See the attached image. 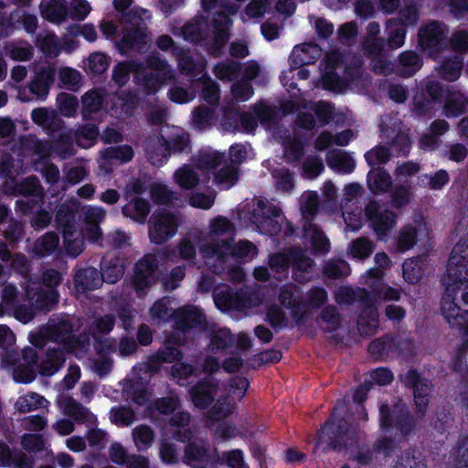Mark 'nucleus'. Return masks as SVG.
<instances>
[{"instance_id": "obj_1", "label": "nucleus", "mask_w": 468, "mask_h": 468, "mask_svg": "<svg viewBox=\"0 0 468 468\" xmlns=\"http://www.w3.org/2000/svg\"><path fill=\"white\" fill-rule=\"evenodd\" d=\"M461 292L463 302L468 304V244L459 242L452 249L447 265L445 291L441 311L452 327L463 329V338L468 344V311L463 312L456 303Z\"/></svg>"}, {"instance_id": "obj_2", "label": "nucleus", "mask_w": 468, "mask_h": 468, "mask_svg": "<svg viewBox=\"0 0 468 468\" xmlns=\"http://www.w3.org/2000/svg\"><path fill=\"white\" fill-rule=\"evenodd\" d=\"M249 388V382L244 378H235L229 384L226 396H218V384L212 378H207L195 386L190 396L193 404L199 409H205L212 401H217L209 410V418L221 420L226 418L232 410L237 400H240Z\"/></svg>"}, {"instance_id": "obj_3", "label": "nucleus", "mask_w": 468, "mask_h": 468, "mask_svg": "<svg viewBox=\"0 0 468 468\" xmlns=\"http://www.w3.org/2000/svg\"><path fill=\"white\" fill-rule=\"evenodd\" d=\"M131 72L134 73L135 80L149 93L156 92L168 80L174 79V73L168 65L156 56L148 58L146 67L134 62L119 63L113 69V80L120 86L124 85L129 80Z\"/></svg>"}, {"instance_id": "obj_4", "label": "nucleus", "mask_w": 468, "mask_h": 468, "mask_svg": "<svg viewBox=\"0 0 468 468\" xmlns=\"http://www.w3.org/2000/svg\"><path fill=\"white\" fill-rule=\"evenodd\" d=\"M50 326L53 328L54 340L62 343L63 348L48 353L40 367L41 374L46 376L55 374L62 367L65 362V351L80 356L90 346L88 340L80 342L71 336L72 325L68 318H62L57 324H51Z\"/></svg>"}, {"instance_id": "obj_5", "label": "nucleus", "mask_w": 468, "mask_h": 468, "mask_svg": "<svg viewBox=\"0 0 468 468\" xmlns=\"http://www.w3.org/2000/svg\"><path fill=\"white\" fill-rule=\"evenodd\" d=\"M105 210L100 207H89L84 212V227L81 231L73 225L68 224L63 229L64 246L66 251L77 257L83 250V237L97 242L101 238L99 224L104 219Z\"/></svg>"}, {"instance_id": "obj_6", "label": "nucleus", "mask_w": 468, "mask_h": 468, "mask_svg": "<svg viewBox=\"0 0 468 468\" xmlns=\"http://www.w3.org/2000/svg\"><path fill=\"white\" fill-rule=\"evenodd\" d=\"M257 254L256 246L248 240H240L235 247H231L227 241H222L220 250L212 248L211 251L207 247L201 249L205 264L215 272L223 271L226 264H231L234 261H249Z\"/></svg>"}, {"instance_id": "obj_7", "label": "nucleus", "mask_w": 468, "mask_h": 468, "mask_svg": "<svg viewBox=\"0 0 468 468\" xmlns=\"http://www.w3.org/2000/svg\"><path fill=\"white\" fill-rule=\"evenodd\" d=\"M169 303L170 301L166 298L155 302L150 310L152 318L166 320L174 316L177 329L183 332L189 329H205L206 320L198 308L182 307L173 312V309L168 307Z\"/></svg>"}, {"instance_id": "obj_8", "label": "nucleus", "mask_w": 468, "mask_h": 468, "mask_svg": "<svg viewBox=\"0 0 468 468\" xmlns=\"http://www.w3.org/2000/svg\"><path fill=\"white\" fill-rule=\"evenodd\" d=\"M251 221L262 234L276 235L284 228L285 235L292 233V225L285 220L281 209L272 204L259 200Z\"/></svg>"}, {"instance_id": "obj_9", "label": "nucleus", "mask_w": 468, "mask_h": 468, "mask_svg": "<svg viewBox=\"0 0 468 468\" xmlns=\"http://www.w3.org/2000/svg\"><path fill=\"white\" fill-rule=\"evenodd\" d=\"M178 66L183 73L197 78L195 86L202 88V98L209 104H215L219 99V87L206 74V61L203 58L196 60L191 56L184 55L179 58Z\"/></svg>"}, {"instance_id": "obj_10", "label": "nucleus", "mask_w": 468, "mask_h": 468, "mask_svg": "<svg viewBox=\"0 0 468 468\" xmlns=\"http://www.w3.org/2000/svg\"><path fill=\"white\" fill-rule=\"evenodd\" d=\"M190 420L186 412H176L170 426L164 431L160 446V457L164 463H174L177 461L176 449L168 441L170 435L177 441L186 442L192 439V433L186 428Z\"/></svg>"}, {"instance_id": "obj_11", "label": "nucleus", "mask_w": 468, "mask_h": 468, "mask_svg": "<svg viewBox=\"0 0 468 468\" xmlns=\"http://www.w3.org/2000/svg\"><path fill=\"white\" fill-rule=\"evenodd\" d=\"M222 156L218 152L207 150L201 152L197 160V168L202 172H213L214 183L221 189H229L238 180L237 168L233 165H223L219 169Z\"/></svg>"}, {"instance_id": "obj_12", "label": "nucleus", "mask_w": 468, "mask_h": 468, "mask_svg": "<svg viewBox=\"0 0 468 468\" xmlns=\"http://www.w3.org/2000/svg\"><path fill=\"white\" fill-rule=\"evenodd\" d=\"M168 139L158 140V145L146 146L148 160L155 166L162 165L168 156V151L172 148L175 152L185 151L189 144L188 134L179 127H173L167 133Z\"/></svg>"}, {"instance_id": "obj_13", "label": "nucleus", "mask_w": 468, "mask_h": 468, "mask_svg": "<svg viewBox=\"0 0 468 468\" xmlns=\"http://www.w3.org/2000/svg\"><path fill=\"white\" fill-rule=\"evenodd\" d=\"M60 273L55 270H48L43 273V285L38 292H34L36 282H29L27 285V296L37 309L49 310L58 302V293L56 287L60 283Z\"/></svg>"}, {"instance_id": "obj_14", "label": "nucleus", "mask_w": 468, "mask_h": 468, "mask_svg": "<svg viewBox=\"0 0 468 468\" xmlns=\"http://www.w3.org/2000/svg\"><path fill=\"white\" fill-rule=\"evenodd\" d=\"M343 62V57L339 52L334 51L326 55L324 60L322 84L325 90L334 92H344L355 80V77L345 69V77L339 78L335 69Z\"/></svg>"}, {"instance_id": "obj_15", "label": "nucleus", "mask_w": 468, "mask_h": 468, "mask_svg": "<svg viewBox=\"0 0 468 468\" xmlns=\"http://www.w3.org/2000/svg\"><path fill=\"white\" fill-rule=\"evenodd\" d=\"M290 262L293 267L296 280L304 282L310 279L309 270L313 267V261L305 257L301 250L294 251L291 259L284 253L273 254L270 258L269 264L272 271H280L286 269Z\"/></svg>"}, {"instance_id": "obj_16", "label": "nucleus", "mask_w": 468, "mask_h": 468, "mask_svg": "<svg viewBox=\"0 0 468 468\" xmlns=\"http://www.w3.org/2000/svg\"><path fill=\"white\" fill-rule=\"evenodd\" d=\"M178 218L168 212L157 211L152 216L149 225L151 241L161 244L174 237L177 231Z\"/></svg>"}, {"instance_id": "obj_17", "label": "nucleus", "mask_w": 468, "mask_h": 468, "mask_svg": "<svg viewBox=\"0 0 468 468\" xmlns=\"http://www.w3.org/2000/svg\"><path fill=\"white\" fill-rule=\"evenodd\" d=\"M365 213L380 239H386L396 226V214L380 206L378 202H370L367 206Z\"/></svg>"}, {"instance_id": "obj_18", "label": "nucleus", "mask_w": 468, "mask_h": 468, "mask_svg": "<svg viewBox=\"0 0 468 468\" xmlns=\"http://www.w3.org/2000/svg\"><path fill=\"white\" fill-rule=\"evenodd\" d=\"M157 260L154 255H146L136 263L133 282L138 295L144 294L145 289L155 282Z\"/></svg>"}, {"instance_id": "obj_19", "label": "nucleus", "mask_w": 468, "mask_h": 468, "mask_svg": "<svg viewBox=\"0 0 468 468\" xmlns=\"http://www.w3.org/2000/svg\"><path fill=\"white\" fill-rule=\"evenodd\" d=\"M444 35L443 26L436 22L428 24L419 33V40L422 49L437 59L436 52L444 47Z\"/></svg>"}, {"instance_id": "obj_20", "label": "nucleus", "mask_w": 468, "mask_h": 468, "mask_svg": "<svg viewBox=\"0 0 468 468\" xmlns=\"http://www.w3.org/2000/svg\"><path fill=\"white\" fill-rule=\"evenodd\" d=\"M418 20V13L415 7H410L401 15L399 22L390 20L388 29L390 32L388 43L391 48H399L404 44L406 31L404 27L415 25Z\"/></svg>"}, {"instance_id": "obj_21", "label": "nucleus", "mask_w": 468, "mask_h": 468, "mask_svg": "<svg viewBox=\"0 0 468 468\" xmlns=\"http://www.w3.org/2000/svg\"><path fill=\"white\" fill-rule=\"evenodd\" d=\"M425 92L430 99H426L424 94L415 96V110L419 114H426L433 109L435 103L441 102L445 91L442 90L440 83L434 78H428L425 81Z\"/></svg>"}, {"instance_id": "obj_22", "label": "nucleus", "mask_w": 468, "mask_h": 468, "mask_svg": "<svg viewBox=\"0 0 468 468\" xmlns=\"http://www.w3.org/2000/svg\"><path fill=\"white\" fill-rule=\"evenodd\" d=\"M429 237V229L422 218L416 220L415 226H407L398 238V249L406 251L413 247L417 240H423Z\"/></svg>"}, {"instance_id": "obj_23", "label": "nucleus", "mask_w": 468, "mask_h": 468, "mask_svg": "<svg viewBox=\"0 0 468 468\" xmlns=\"http://www.w3.org/2000/svg\"><path fill=\"white\" fill-rule=\"evenodd\" d=\"M402 381L406 386L412 387L414 389V400L420 412H423L426 409L430 394V385L427 380H420L419 375L414 370H409L402 378Z\"/></svg>"}, {"instance_id": "obj_24", "label": "nucleus", "mask_w": 468, "mask_h": 468, "mask_svg": "<svg viewBox=\"0 0 468 468\" xmlns=\"http://www.w3.org/2000/svg\"><path fill=\"white\" fill-rule=\"evenodd\" d=\"M233 229L234 227L232 223L226 218L220 216L215 218L209 224V232L204 238L200 250L204 247L208 248L209 251H211L212 248L220 250L222 241L224 240L221 239L220 243H218V241L215 243L216 239L224 234L232 233Z\"/></svg>"}, {"instance_id": "obj_25", "label": "nucleus", "mask_w": 468, "mask_h": 468, "mask_svg": "<svg viewBox=\"0 0 468 468\" xmlns=\"http://www.w3.org/2000/svg\"><path fill=\"white\" fill-rule=\"evenodd\" d=\"M322 55V49L313 43L297 45L290 55L292 68H299L314 63Z\"/></svg>"}, {"instance_id": "obj_26", "label": "nucleus", "mask_w": 468, "mask_h": 468, "mask_svg": "<svg viewBox=\"0 0 468 468\" xmlns=\"http://www.w3.org/2000/svg\"><path fill=\"white\" fill-rule=\"evenodd\" d=\"M150 42V37L143 28L131 29L123 34L118 43V48L122 54H127L132 50L141 52Z\"/></svg>"}, {"instance_id": "obj_27", "label": "nucleus", "mask_w": 468, "mask_h": 468, "mask_svg": "<svg viewBox=\"0 0 468 468\" xmlns=\"http://www.w3.org/2000/svg\"><path fill=\"white\" fill-rule=\"evenodd\" d=\"M58 405L64 414L77 420L87 422L90 426L95 425L97 422V418L93 413L71 398L65 397L60 399Z\"/></svg>"}, {"instance_id": "obj_28", "label": "nucleus", "mask_w": 468, "mask_h": 468, "mask_svg": "<svg viewBox=\"0 0 468 468\" xmlns=\"http://www.w3.org/2000/svg\"><path fill=\"white\" fill-rule=\"evenodd\" d=\"M55 69L48 66L37 72L29 83V90L37 98L44 100L49 90V87L54 80Z\"/></svg>"}, {"instance_id": "obj_29", "label": "nucleus", "mask_w": 468, "mask_h": 468, "mask_svg": "<svg viewBox=\"0 0 468 468\" xmlns=\"http://www.w3.org/2000/svg\"><path fill=\"white\" fill-rule=\"evenodd\" d=\"M182 357L181 352L170 346H165L164 349L160 350L155 357H153L151 361L148 363L140 364L134 367V371L136 372H154L158 369V367L155 365L160 362L166 363H174L176 361L180 360Z\"/></svg>"}, {"instance_id": "obj_30", "label": "nucleus", "mask_w": 468, "mask_h": 468, "mask_svg": "<svg viewBox=\"0 0 468 468\" xmlns=\"http://www.w3.org/2000/svg\"><path fill=\"white\" fill-rule=\"evenodd\" d=\"M214 302L216 306L222 312L231 309L243 310L247 308V304L240 299L239 295L227 287L215 292Z\"/></svg>"}, {"instance_id": "obj_31", "label": "nucleus", "mask_w": 468, "mask_h": 468, "mask_svg": "<svg viewBox=\"0 0 468 468\" xmlns=\"http://www.w3.org/2000/svg\"><path fill=\"white\" fill-rule=\"evenodd\" d=\"M41 16L52 23H61L69 16L66 0H50L40 5Z\"/></svg>"}, {"instance_id": "obj_32", "label": "nucleus", "mask_w": 468, "mask_h": 468, "mask_svg": "<svg viewBox=\"0 0 468 468\" xmlns=\"http://www.w3.org/2000/svg\"><path fill=\"white\" fill-rule=\"evenodd\" d=\"M74 282L77 292H84L99 288L102 284V279L95 268H87L76 273Z\"/></svg>"}, {"instance_id": "obj_33", "label": "nucleus", "mask_w": 468, "mask_h": 468, "mask_svg": "<svg viewBox=\"0 0 468 468\" xmlns=\"http://www.w3.org/2000/svg\"><path fill=\"white\" fill-rule=\"evenodd\" d=\"M22 156L32 155V161L35 165L48 156L51 153V147L48 143L37 141L35 138H27L21 142Z\"/></svg>"}, {"instance_id": "obj_34", "label": "nucleus", "mask_w": 468, "mask_h": 468, "mask_svg": "<svg viewBox=\"0 0 468 468\" xmlns=\"http://www.w3.org/2000/svg\"><path fill=\"white\" fill-rule=\"evenodd\" d=\"M326 162L330 168L342 174L351 173L356 165L354 158L342 151H331L326 155Z\"/></svg>"}, {"instance_id": "obj_35", "label": "nucleus", "mask_w": 468, "mask_h": 468, "mask_svg": "<svg viewBox=\"0 0 468 468\" xmlns=\"http://www.w3.org/2000/svg\"><path fill=\"white\" fill-rule=\"evenodd\" d=\"M379 413L380 425L382 429L392 428L394 422L396 430L399 431L403 436L409 432L411 426L409 421L408 415H401L396 417V420H394V414L389 413L388 405H381L379 408Z\"/></svg>"}, {"instance_id": "obj_36", "label": "nucleus", "mask_w": 468, "mask_h": 468, "mask_svg": "<svg viewBox=\"0 0 468 468\" xmlns=\"http://www.w3.org/2000/svg\"><path fill=\"white\" fill-rule=\"evenodd\" d=\"M468 110V100L459 91L447 92L444 113L447 117H455Z\"/></svg>"}, {"instance_id": "obj_37", "label": "nucleus", "mask_w": 468, "mask_h": 468, "mask_svg": "<svg viewBox=\"0 0 468 468\" xmlns=\"http://www.w3.org/2000/svg\"><path fill=\"white\" fill-rule=\"evenodd\" d=\"M367 185L372 193H384L390 187L391 178L382 168H373L367 175Z\"/></svg>"}, {"instance_id": "obj_38", "label": "nucleus", "mask_w": 468, "mask_h": 468, "mask_svg": "<svg viewBox=\"0 0 468 468\" xmlns=\"http://www.w3.org/2000/svg\"><path fill=\"white\" fill-rule=\"evenodd\" d=\"M47 405V399H45L42 396L33 392L20 396L15 403V408L20 413H27L41 408H45Z\"/></svg>"}, {"instance_id": "obj_39", "label": "nucleus", "mask_w": 468, "mask_h": 468, "mask_svg": "<svg viewBox=\"0 0 468 468\" xmlns=\"http://www.w3.org/2000/svg\"><path fill=\"white\" fill-rule=\"evenodd\" d=\"M378 313L372 304H368L367 309L360 315L357 326L361 335H370L376 333L378 328Z\"/></svg>"}, {"instance_id": "obj_40", "label": "nucleus", "mask_w": 468, "mask_h": 468, "mask_svg": "<svg viewBox=\"0 0 468 468\" xmlns=\"http://www.w3.org/2000/svg\"><path fill=\"white\" fill-rule=\"evenodd\" d=\"M231 25V20L228 15L218 12L217 16L213 19V32L215 35V41L219 48L226 43L229 38V28Z\"/></svg>"}, {"instance_id": "obj_41", "label": "nucleus", "mask_w": 468, "mask_h": 468, "mask_svg": "<svg viewBox=\"0 0 468 468\" xmlns=\"http://www.w3.org/2000/svg\"><path fill=\"white\" fill-rule=\"evenodd\" d=\"M462 68V58L458 56H454L444 60L438 69V72L442 79L448 81H454L459 79Z\"/></svg>"}, {"instance_id": "obj_42", "label": "nucleus", "mask_w": 468, "mask_h": 468, "mask_svg": "<svg viewBox=\"0 0 468 468\" xmlns=\"http://www.w3.org/2000/svg\"><path fill=\"white\" fill-rule=\"evenodd\" d=\"M175 182L183 189H191L200 181L197 173L189 165H184L174 173Z\"/></svg>"}, {"instance_id": "obj_43", "label": "nucleus", "mask_w": 468, "mask_h": 468, "mask_svg": "<svg viewBox=\"0 0 468 468\" xmlns=\"http://www.w3.org/2000/svg\"><path fill=\"white\" fill-rule=\"evenodd\" d=\"M133 442L138 451L150 448L154 442V431L147 425L136 426L132 431Z\"/></svg>"}, {"instance_id": "obj_44", "label": "nucleus", "mask_w": 468, "mask_h": 468, "mask_svg": "<svg viewBox=\"0 0 468 468\" xmlns=\"http://www.w3.org/2000/svg\"><path fill=\"white\" fill-rule=\"evenodd\" d=\"M304 233L316 251L326 253L329 250L330 243L328 239L315 225L309 224L304 228Z\"/></svg>"}, {"instance_id": "obj_45", "label": "nucleus", "mask_w": 468, "mask_h": 468, "mask_svg": "<svg viewBox=\"0 0 468 468\" xmlns=\"http://www.w3.org/2000/svg\"><path fill=\"white\" fill-rule=\"evenodd\" d=\"M150 211L149 204L146 200L136 198L122 207V213L132 218L133 220L143 222Z\"/></svg>"}, {"instance_id": "obj_46", "label": "nucleus", "mask_w": 468, "mask_h": 468, "mask_svg": "<svg viewBox=\"0 0 468 468\" xmlns=\"http://www.w3.org/2000/svg\"><path fill=\"white\" fill-rule=\"evenodd\" d=\"M133 156V150L129 145L110 147L101 154L104 162L118 161L120 163L129 162Z\"/></svg>"}, {"instance_id": "obj_47", "label": "nucleus", "mask_w": 468, "mask_h": 468, "mask_svg": "<svg viewBox=\"0 0 468 468\" xmlns=\"http://www.w3.org/2000/svg\"><path fill=\"white\" fill-rule=\"evenodd\" d=\"M401 69L399 73L404 77H410L419 70L421 67V61L419 56L412 51L403 52L399 57Z\"/></svg>"}, {"instance_id": "obj_48", "label": "nucleus", "mask_w": 468, "mask_h": 468, "mask_svg": "<svg viewBox=\"0 0 468 468\" xmlns=\"http://www.w3.org/2000/svg\"><path fill=\"white\" fill-rule=\"evenodd\" d=\"M5 49L14 60L27 61L32 58V47L26 41L9 43Z\"/></svg>"}, {"instance_id": "obj_49", "label": "nucleus", "mask_w": 468, "mask_h": 468, "mask_svg": "<svg viewBox=\"0 0 468 468\" xmlns=\"http://www.w3.org/2000/svg\"><path fill=\"white\" fill-rule=\"evenodd\" d=\"M58 246V237L57 234L49 232L38 239L34 246V251L39 256L48 255Z\"/></svg>"}, {"instance_id": "obj_50", "label": "nucleus", "mask_w": 468, "mask_h": 468, "mask_svg": "<svg viewBox=\"0 0 468 468\" xmlns=\"http://www.w3.org/2000/svg\"><path fill=\"white\" fill-rule=\"evenodd\" d=\"M356 441L357 434L355 431H350L348 428L339 424L332 447L335 450H341L342 448L356 444Z\"/></svg>"}, {"instance_id": "obj_51", "label": "nucleus", "mask_w": 468, "mask_h": 468, "mask_svg": "<svg viewBox=\"0 0 468 468\" xmlns=\"http://www.w3.org/2000/svg\"><path fill=\"white\" fill-rule=\"evenodd\" d=\"M102 96L98 90H90L85 93L82 99L83 115L91 118V114L97 112L102 105Z\"/></svg>"}, {"instance_id": "obj_52", "label": "nucleus", "mask_w": 468, "mask_h": 468, "mask_svg": "<svg viewBox=\"0 0 468 468\" xmlns=\"http://www.w3.org/2000/svg\"><path fill=\"white\" fill-rule=\"evenodd\" d=\"M373 244L365 238H358L348 247V255L354 259L363 260L367 258L373 251Z\"/></svg>"}, {"instance_id": "obj_53", "label": "nucleus", "mask_w": 468, "mask_h": 468, "mask_svg": "<svg viewBox=\"0 0 468 468\" xmlns=\"http://www.w3.org/2000/svg\"><path fill=\"white\" fill-rule=\"evenodd\" d=\"M99 135V130L93 124H87L75 133L76 143L83 148H89L94 144Z\"/></svg>"}, {"instance_id": "obj_54", "label": "nucleus", "mask_w": 468, "mask_h": 468, "mask_svg": "<svg viewBox=\"0 0 468 468\" xmlns=\"http://www.w3.org/2000/svg\"><path fill=\"white\" fill-rule=\"evenodd\" d=\"M375 261L379 266V268H373L369 270L366 276V278L368 280L366 282L368 284L369 287L372 288L376 286V282H370V280L375 279L378 282H379L383 276L382 269L387 268L390 262L388 255L384 252L377 253L375 255Z\"/></svg>"}, {"instance_id": "obj_55", "label": "nucleus", "mask_w": 468, "mask_h": 468, "mask_svg": "<svg viewBox=\"0 0 468 468\" xmlns=\"http://www.w3.org/2000/svg\"><path fill=\"white\" fill-rule=\"evenodd\" d=\"M239 70V64L233 60L218 63L213 69L217 78L221 80L230 81Z\"/></svg>"}, {"instance_id": "obj_56", "label": "nucleus", "mask_w": 468, "mask_h": 468, "mask_svg": "<svg viewBox=\"0 0 468 468\" xmlns=\"http://www.w3.org/2000/svg\"><path fill=\"white\" fill-rule=\"evenodd\" d=\"M110 419L118 426H129L135 420V414L129 408L118 407L112 409Z\"/></svg>"}, {"instance_id": "obj_57", "label": "nucleus", "mask_w": 468, "mask_h": 468, "mask_svg": "<svg viewBox=\"0 0 468 468\" xmlns=\"http://www.w3.org/2000/svg\"><path fill=\"white\" fill-rule=\"evenodd\" d=\"M422 276L420 260L409 259L403 263V277L409 283H416Z\"/></svg>"}, {"instance_id": "obj_58", "label": "nucleus", "mask_w": 468, "mask_h": 468, "mask_svg": "<svg viewBox=\"0 0 468 468\" xmlns=\"http://www.w3.org/2000/svg\"><path fill=\"white\" fill-rule=\"evenodd\" d=\"M57 104L60 113L67 117L73 116L78 109V101L68 93H60L57 98Z\"/></svg>"}, {"instance_id": "obj_59", "label": "nucleus", "mask_w": 468, "mask_h": 468, "mask_svg": "<svg viewBox=\"0 0 468 468\" xmlns=\"http://www.w3.org/2000/svg\"><path fill=\"white\" fill-rule=\"evenodd\" d=\"M109 62L102 53H93L88 58L87 68L90 73L94 75L102 74L107 70Z\"/></svg>"}, {"instance_id": "obj_60", "label": "nucleus", "mask_w": 468, "mask_h": 468, "mask_svg": "<svg viewBox=\"0 0 468 468\" xmlns=\"http://www.w3.org/2000/svg\"><path fill=\"white\" fill-rule=\"evenodd\" d=\"M39 47L48 57H57L60 52L58 37L52 33H48L39 39Z\"/></svg>"}, {"instance_id": "obj_61", "label": "nucleus", "mask_w": 468, "mask_h": 468, "mask_svg": "<svg viewBox=\"0 0 468 468\" xmlns=\"http://www.w3.org/2000/svg\"><path fill=\"white\" fill-rule=\"evenodd\" d=\"M389 157V150L384 146H377L365 154V158L370 166L386 164Z\"/></svg>"}, {"instance_id": "obj_62", "label": "nucleus", "mask_w": 468, "mask_h": 468, "mask_svg": "<svg viewBox=\"0 0 468 468\" xmlns=\"http://www.w3.org/2000/svg\"><path fill=\"white\" fill-rule=\"evenodd\" d=\"M91 11V5L87 0H73L70 3L69 16L75 20H84Z\"/></svg>"}, {"instance_id": "obj_63", "label": "nucleus", "mask_w": 468, "mask_h": 468, "mask_svg": "<svg viewBox=\"0 0 468 468\" xmlns=\"http://www.w3.org/2000/svg\"><path fill=\"white\" fill-rule=\"evenodd\" d=\"M221 459L230 468H249L244 460V453L239 449L224 452Z\"/></svg>"}, {"instance_id": "obj_64", "label": "nucleus", "mask_w": 468, "mask_h": 468, "mask_svg": "<svg viewBox=\"0 0 468 468\" xmlns=\"http://www.w3.org/2000/svg\"><path fill=\"white\" fill-rule=\"evenodd\" d=\"M451 457L456 468H468V439L452 450Z\"/></svg>"}]
</instances>
